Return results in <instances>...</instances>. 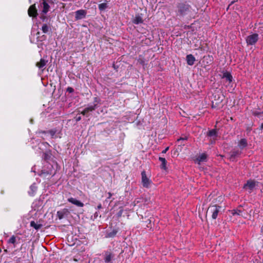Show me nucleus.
Returning <instances> with one entry per match:
<instances>
[{
    "label": "nucleus",
    "instance_id": "obj_1",
    "mask_svg": "<svg viewBox=\"0 0 263 263\" xmlns=\"http://www.w3.org/2000/svg\"><path fill=\"white\" fill-rule=\"evenodd\" d=\"M141 183L144 187L149 188L153 182L146 174L145 171H143L141 173Z\"/></svg>",
    "mask_w": 263,
    "mask_h": 263
},
{
    "label": "nucleus",
    "instance_id": "obj_2",
    "mask_svg": "<svg viewBox=\"0 0 263 263\" xmlns=\"http://www.w3.org/2000/svg\"><path fill=\"white\" fill-rule=\"evenodd\" d=\"M221 209V206L216 205L210 206L208 210V212L211 214L213 219H215L218 216V214Z\"/></svg>",
    "mask_w": 263,
    "mask_h": 263
},
{
    "label": "nucleus",
    "instance_id": "obj_3",
    "mask_svg": "<svg viewBox=\"0 0 263 263\" xmlns=\"http://www.w3.org/2000/svg\"><path fill=\"white\" fill-rule=\"evenodd\" d=\"M258 40V35L256 33H253L248 35L246 41L248 45H254Z\"/></svg>",
    "mask_w": 263,
    "mask_h": 263
},
{
    "label": "nucleus",
    "instance_id": "obj_4",
    "mask_svg": "<svg viewBox=\"0 0 263 263\" xmlns=\"http://www.w3.org/2000/svg\"><path fill=\"white\" fill-rule=\"evenodd\" d=\"M69 213L70 212L68 209L65 208L57 212V216L59 219H62L65 217H67Z\"/></svg>",
    "mask_w": 263,
    "mask_h": 263
},
{
    "label": "nucleus",
    "instance_id": "obj_5",
    "mask_svg": "<svg viewBox=\"0 0 263 263\" xmlns=\"http://www.w3.org/2000/svg\"><path fill=\"white\" fill-rule=\"evenodd\" d=\"M75 13H76V16H75L76 20H81V19L85 18L87 13H86V10L81 9V10H77V11H76Z\"/></svg>",
    "mask_w": 263,
    "mask_h": 263
},
{
    "label": "nucleus",
    "instance_id": "obj_6",
    "mask_svg": "<svg viewBox=\"0 0 263 263\" xmlns=\"http://www.w3.org/2000/svg\"><path fill=\"white\" fill-rule=\"evenodd\" d=\"M28 13L30 16L36 17L37 16V12L35 4L31 5L29 8L28 10Z\"/></svg>",
    "mask_w": 263,
    "mask_h": 263
},
{
    "label": "nucleus",
    "instance_id": "obj_7",
    "mask_svg": "<svg viewBox=\"0 0 263 263\" xmlns=\"http://www.w3.org/2000/svg\"><path fill=\"white\" fill-rule=\"evenodd\" d=\"M256 185V182L253 180H250L247 182V183L245 184L244 188L246 190L249 191V192H251L254 188Z\"/></svg>",
    "mask_w": 263,
    "mask_h": 263
},
{
    "label": "nucleus",
    "instance_id": "obj_8",
    "mask_svg": "<svg viewBox=\"0 0 263 263\" xmlns=\"http://www.w3.org/2000/svg\"><path fill=\"white\" fill-rule=\"evenodd\" d=\"M68 201L71 203L73 204H74L75 205L79 206V207H83L84 206L83 203H82L81 201L77 200L76 198L70 197L69 198L67 199Z\"/></svg>",
    "mask_w": 263,
    "mask_h": 263
},
{
    "label": "nucleus",
    "instance_id": "obj_9",
    "mask_svg": "<svg viewBox=\"0 0 263 263\" xmlns=\"http://www.w3.org/2000/svg\"><path fill=\"white\" fill-rule=\"evenodd\" d=\"M207 155L205 153H202L199 155V156L195 160V162L200 164L201 162L206 161Z\"/></svg>",
    "mask_w": 263,
    "mask_h": 263
},
{
    "label": "nucleus",
    "instance_id": "obj_10",
    "mask_svg": "<svg viewBox=\"0 0 263 263\" xmlns=\"http://www.w3.org/2000/svg\"><path fill=\"white\" fill-rule=\"evenodd\" d=\"M41 8H43L42 12L45 14L47 13L49 10V6L48 3L45 1L43 0L42 3L41 4Z\"/></svg>",
    "mask_w": 263,
    "mask_h": 263
},
{
    "label": "nucleus",
    "instance_id": "obj_11",
    "mask_svg": "<svg viewBox=\"0 0 263 263\" xmlns=\"http://www.w3.org/2000/svg\"><path fill=\"white\" fill-rule=\"evenodd\" d=\"M97 107V105L95 104L94 105L88 106L85 108L82 112L81 114L83 115H86L88 112L92 111L94 110Z\"/></svg>",
    "mask_w": 263,
    "mask_h": 263
},
{
    "label": "nucleus",
    "instance_id": "obj_12",
    "mask_svg": "<svg viewBox=\"0 0 263 263\" xmlns=\"http://www.w3.org/2000/svg\"><path fill=\"white\" fill-rule=\"evenodd\" d=\"M241 152L239 150H234L231 152L230 159L232 161H234L236 157L239 156Z\"/></svg>",
    "mask_w": 263,
    "mask_h": 263
},
{
    "label": "nucleus",
    "instance_id": "obj_13",
    "mask_svg": "<svg viewBox=\"0 0 263 263\" xmlns=\"http://www.w3.org/2000/svg\"><path fill=\"white\" fill-rule=\"evenodd\" d=\"M47 61L44 59H41L39 62H37L36 64V66L43 71L44 70V67L46 65Z\"/></svg>",
    "mask_w": 263,
    "mask_h": 263
},
{
    "label": "nucleus",
    "instance_id": "obj_14",
    "mask_svg": "<svg viewBox=\"0 0 263 263\" xmlns=\"http://www.w3.org/2000/svg\"><path fill=\"white\" fill-rule=\"evenodd\" d=\"M187 63L189 65H193L195 61V58L192 54H189L186 56Z\"/></svg>",
    "mask_w": 263,
    "mask_h": 263
},
{
    "label": "nucleus",
    "instance_id": "obj_15",
    "mask_svg": "<svg viewBox=\"0 0 263 263\" xmlns=\"http://www.w3.org/2000/svg\"><path fill=\"white\" fill-rule=\"evenodd\" d=\"M222 78L231 83L232 81L233 77L232 75L228 72H225L223 73Z\"/></svg>",
    "mask_w": 263,
    "mask_h": 263
},
{
    "label": "nucleus",
    "instance_id": "obj_16",
    "mask_svg": "<svg viewBox=\"0 0 263 263\" xmlns=\"http://www.w3.org/2000/svg\"><path fill=\"white\" fill-rule=\"evenodd\" d=\"M133 23L135 24H139L143 23L142 17L139 15H136L133 20Z\"/></svg>",
    "mask_w": 263,
    "mask_h": 263
},
{
    "label": "nucleus",
    "instance_id": "obj_17",
    "mask_svg": "<svg viewBox=\"0 0 263 263\" xmlns=\"http://www.w3.org/2000/svg\"><path fill=\"white\" fill-rule=\"evenodd\" d=\"M159 160L161 162V168L166 170V161L165 158L162 157H159Z\"/></svg>",
    "mask_w": 263,
    "mask_h": 263
},
{
    "label": "nucleus",
    "instance_id": "obj_18",
    "mask_svg": "<svg viewBox=\"0 0 263 263\" xmlns=\"http://www.w3.org/2000/svg\"><path fill=\"white\" fill-rule=\"evenodd\" d=\"M247 145V142L245 139H241L239 142L238 146L241 148L242 149L246 147Z\"/></svg>",
    "mask_w": 263,
    "mask_h": 263
},
{
    "label": "nucleus",
    "instance_id": "obj_19",
    "mask_svg": "<svg viewBox=\"0 0 263 263\" xmlns=\"http://www.w3.org/2000/svg\"><path fill=\"white\" fill-rule=\"evenodd\" d=\"M30 226L31 227L34 228L36 230L40 229L42 226V224H38L36 222H34V221H31Z\"/></svg>",
    "mask_w": 263,
    "mask_h": 263
},
{
    "label": "nucleus",
    "instance_id": "obj_20",
    "mask_svg": "<svg viewBox=\"0 0 263 263\" xmlns=\"http://www.w3.org/2000/svg\"><path fill=\"white\" fill-rule=\"evenodd\" d=\"M8 243L9 244H13L14 246V247L15 246V243L16 242V237L14 235L12 236L7 241Z\"/></svg>",
    "mask_w": 263,
    "mask_h": 263
},
{
    "label": "nucleus",
    "instance_id": "obj_21",
    "mask_svg": "<svg viewBox=\"0 0 263 263\" xmlns=\"http://www.w3.org/2000/svg\"><path fill=\"white\" fill-rule=\"evenodd\" d=\"M108 4L106 3L100 4L98 6L99 9L101 11H104L108 8Z\"/></svg>",
    "mask_w": 263,
    "mask_h": 263
},
{
    "label": "nucleus",
    "instance_id": "obj_22",
    "mask_svg": "<svg viewBox=\"0 0 263 263\" xmlns=\"http://www.w3.org/2000/svg\"><path fill=\"white\" fill-rule=\"evenodd\" d=\"M230 212H231V214L233 216L240 215L241 213H242V212L240 210H239L238 209L232 210L231 211H230Z\"/></svg>",
    "mask_w": 263,
    "mask_h": 263
},
{
    "label": "nucleus",
    "instance_id": "obj_23",
    "mask_svg": "<svg viewBox=\"0 0 263 263\" xmlns=\"http://www.w3.org/2000/svg\"><path fill=\"white\" fill-rule=\"evenodd\" d=\"M217 132L215 129H212L209 131L208 133V136L211 137H216Z\"/></svg>",
    "mask_w": 263,
    "mask_h": 263
},
{
    "label": "nucleus",
    "instance_id": "obj_24",
    "mask_svg": "<svg viewBox=\"0 0 263 263\" xmlns=\"http://www.w3.org/2000/svg\"><path fill=\"white\" fill-rule=\"evenodd\" d=\"M30 189L32 192H29V194L30 195L33 196L34 194V193L36 191V189H37L36 187L34 185H32L30 186Z\"/></svg>",
    "mask_w": 263,
    "mask_h": 263
},
{
    "label": "nucleus",
    "instance_id": "obj_25",
    "mask_svg": "<svg viewBox=\"0 0 263 263\" xmlns=\"http://www.w3.org/2000/svg\"><path fill=\"white\" fill-rule=\"evenodd\" d=\"M189 8L187 7L183 6L182 7H180L179 12L180 13V14L183 15L185 13V12Z\"/></svg>",
    "mask_w": 263,
    "mask_h": 263
},
{
    "label": "nucleus",
    "instance_id": "obj_26",
    "mask_svg": "<svg viewBox=\"0 0 263 263\" xmlns=\"http://www.w3.org/2000/svg\"><path fill=\"white\" fill-rule=\"evenodd\" d=\"M112 256L111 254H107L105 257V261L106 262H109L111 260Z\"/></svg>",
    "mask_w": 263,
    "mask_h": 263
},
{
    "label": "nucleus",
    "instance_id": "obj_27",
    "mask_svg": "<svg viewBox=\"0 0 263 263\" xmlns=\"http://www.w3.org/2000/svg\"><path fill=\"white\" fill-rule=\"evenodd\" d=\"M117 233V231L116 230H114L108 233L107 234V237H114Z\"/></svg>",
    "mask_w": 263,
    "mask_h": 263
},
{
    "label": "nucleus",
    "instance_id": "obj_28",
    "mask_svg": "<svg viewBox=\"0 0 263 263\" xmlns=\"http://www.w3.org/2000/svg\"><path fill=\"white\" fill-rule=\"evenodd\" d=\"M42 30L44 33H47L48 31L49 27L46 24H44L42 27Z\"/></svg>",
    "mask_w": 263,
    "mask_h": 263
},
{
    "label": "nucleus",
    "instance_id": "obj_29",
    "mask_svg": "<svg viewBox=\"0 0 263 263\" xmlns=\"http://www.w3.org/2000/svg\"><path fill=\"white\" fill-rule=\"evenodd\" d=\"M67 91L71 93L73 91V89L71 87H68L67 89Z\"/></svg>",
    "mask_w": 263,
    "mask_h": 263
},
{
    "label": "nucleus",
    "instance_id": "obj_30",
    "mask_svg": "<svg viewBox=\"0 0 263 263\" xmlns=\"http://www.w3.org/2000/svg\"><path fill=\"white\" fill-rule=\"evenodd\" d=\"M123 210L122 209L120 210V211L118 213V217L121 216V215H122V214L123 213Z\"/></svg>",
    "mask_w": 263,
    "mask_h": 263
},
{
    "label": "nucleus",
    "instance_id": "obj_31",
    "mask_svg": "<svg viewBox=\"0 0 263 263\" xmlns=\"http://www.w3.org/2000/svg\"><path fill=\"white\" fill-rule=\"evenodd\" d=\"M169 147H166L164 150L162 151V153L165 154L166 153V152L168 150Z\"/></svg>",
    "mask_w": 263,
    "mask_h": 263
},
{
    "label": "nucleus",
    "instance_id": "obj_32",
    "mask_svg": "<svg viewBox=\"0 0 263 263\" xmlns=\"http://www.w3.org/2000/svg\"><path fill=\"white\" fill-rule=\"evenodd\" d=\"M81 117L80 116L77 117L76 118V120L77 121H79L80 120H81Z\"/></svg>",
    "mask_w": 263,
    "mask_h": 263
},
{
    "label": "nucleus",
    "instance_id": "obj_33",
    "mask_svg": "<svg viewBox=\"0 0 263 263\" xmlns=\"http://www.w3.org/2000/svg\"><path fill=\"white\" fill-rule=\"evenodd\" d=\"M108 199H110L111 198V197L112 196V194L110 192L108 193Z\"/></svg>",
    "mask_w": 263,
    "mask_h": 263
},
{
    "label": "nucleus",
    "instance_id": "obj_34",
    "mask_svg": "<svg viewBox=\"0 0 263 263\" xmlns=\"http://www.w3.org/2000/svg\"><path fill=\"white\" fill-rule=\"evenodd\" d=\"M102 208V205L101 203L99 204L97 206V209H100Z\"/></svg>",
    "mask_w": 263,
    "mask_h": 263
},
{
    "label": "nucleus",
    "instance_id": "obj_35",
    "mask_svg": "<svg viewBox=\"0 0 263 263\" xmlns=\"http://www.w3.org/2000/svg\"><path fill=\"white\" fill-rule=\"evenodd\" d=\"M98 214H99L98 212H96L95 213V214H94V216H95V217H98Z\"/></svg>",
    "mask_w": 263,
    "mask_h": 263
},
{
    "label": "nucleus",
    "instance_id": "obj_36",
    "mask_svg": "<svg viewBox=\"0 0 263 263\" xmlns=\"http://www.w3.org/2000/svg\"><path fill=\"white\" fill-rule=\"evenodd\" d=\"M186 138H180L179 139H178V141H180V140H186Z\"/></svg>",
    "mask_w": 263,
    "mask_h": 263
},
{
    "label": "nucleus",
    "instance_id": "obj_37",
    "mask_svg": "<svg viewBox=\"0 0 263 263\" xmlns=\"http://www.w3.org/2000/svg\"><path fill=\"white\" fill-rule=\"evenodd\" d=\"M42 39L41 40H40V41H42V40H45V36L44 35H43V36H42Z\"/></svg>",
    "mask_w": 263,
    "mask_h": 263
},
{
    "label": "nucleus",
    "instance_id": "obj_38",
    "mask_svg": "<svg viewBox=\"0 0 263 263\" xmlns=\"http://www.w3.org/2000/svg\"><path fill=\"white\" fill-rule=\"evenodd\" d=\"M98 98H96H96H95V102H97V101H98Z\"/></svg>",
    "mask_w": 263,
    "mask_h": 263
},
{
    "label": "nucleus",
    "instance_id": "obj_39",
    "mask_svg": "<svg viewBox=\"0 0 263 263\" xmlns=\"http://www.w3.org/2000/svg\"><path fill=\"white\" fill-rule=\"evenodd\" d=\"M261 231H263V226L261 227Z\"/></svg>",
    "mask_w": 263,
    "mask_h": 263
},
{
    "label": "nucleus",
    "instance_id": "obj_40",
    "mask_svg": "<svg viewBox=\"0 0 263 263\" xmlns=\"http://www.w3.org/2000/svg\"><path fill=\"white\" fill-rule=\"evenodd\" d=\"M261 127L263 128V123L261 125Z\"/></svg>",
    "mask_w": 263,
    "mask_h": 263
},
{
    "label": "nucleus",
    "instance_id": "obj_41",
    "mask_svg": "<svg viewBox=\"0 0 263 263\" xmlns=\"http://www.w3.org/2000/svg\"><path fill=\"white\" fill-rule=\"evenodd\" d=\"M37 35H39V34H40V33H39V32H37Z\"/></svg>",
    "mask_w": 263,
    "mask_h": 263
}]
</instances>
